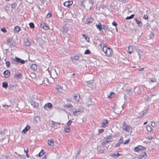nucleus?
Segmentation results:
<instances>
[{
	"label": "nucleus",
	"instance_id": "nucleus-15",
	"mask_svg": "<svg viewBox=\"0 0 159 159\" xmlns=\"http://www.w3.org/2000/svg\"><path fill=\"white\" fill-rule=\"evenodd\" d=\"M31 105L33 106V107L34 108H37L39 106L38 103L35 102L34 101H31L30 102Z\"/></svg>",
	"mask_w": 159,
	"mask_h": 159
},
{
	"label": "nucleus",
	"instance_id": "nucleus-53",
	"mask_svg": "<svg viewBox=\"0 0 159 159\" xmlns=\"http://www.w3.org/2000/svg\"><path fill=\"white\" fill-rule=\"evenodd\" d=\"M52 16V15L51 13H48L47 16H46V17L47 18H49V17H50Z\"/></svg>",
	"mask_w": 159,
	"mask_h": 159
},
{
	"label": "nucleus",
	"instance_id": "nucleus-36",
	"mask_svg": "<svg viewBox=\"0 0 159 159\" xmlns=\"http://www.w3.org/2000/svg\"><path fill=\"white\" fill-rule=\"evenodd\" d=\"M146 129L148 131L150 132L152 131V128L150 126H147Z\"/></svg>",
	"mask_w": 159,
	"mask_h": 159
},
{
	"label": "nucleus",
	"instance_id": "nucleus-35",
	"mask_svg": "<svg viewBox=\"0 0 159 159\" xmlns=\"http://www.w3.org/2000/svg\"><path fill=\"white\" fill-rule=\"evenodd\" d=\"M114 93L113 92L111 93L109 95L108 94V97L109 98H112L114 97Z\"/></svg>",
	"mask_w": 159,
	"mask_h": 159
},
{
	"label": "nucleus",
	"instance_id": "nucleus-12",
	"mask_svg": "<svg viewBox=\"0 0 159 159\" xmlns=\"http://www.w3.org/2000/svg\"><path fill=\"white\" fill-rule=\"evenodd\" d=\"M147 157V155L145 152H143L140 155L139 159H145Z\"/></svg>",
	"mask_w": 159,
	"mask_h": 159
},
{
	"label": "nucleus",
	"instance_id": "nucleus-9",
	"mask_svg": "<svg viewBox=\"0 0 159 159\" xmlns=\"http://www.w3.org/2000/svg\"><path fill=\"white\" fill-rule=\"evenodd\" d=\"M71 59L73 62L75 63L79 60V57L78 56H75L71 57Z\"/></svg>",
	"mask_w": 159,
	"mask_h": 159
},
{
	"label": "nucleus",
	"instance_id": "nucleus-38",
	"mask_svg": "<svg viewBox=\"0 0 159 159\" xmlns=\"http://www.w3.org/2000/svg\"><path fill=\"white\" fill-rule=\"evenodd\" d=\"M36 75V74L34 73H31L30 75V76L33 78H35Z\"/></svg>",
	"mask_w": 159,
	"mask_h": 159
},
{
	"label": "nucleus",
	"instance_id": "nucleus-14",
	"mask_svg": "<svg viewBox=\"0 0 159 159\" xmlns=\"http://www.w3.org/2000/svg\"><path fill=\"white\" fill-rule=\"evenodd\" d=\"M134 51V49L133 46H130L128 47V50L127 52L129 54H132Z\"/></svg>",
	"mask_w": 159,
	"mask_h": 159
},
{
	"label": "nucleus",
	"instance_id": "nucleus-32",
	"mask_svg": "<svg viewBox=\"0 0 159 159\" xmlns=\"http://www.w3.org/2000/svg\"><path fill=\"white\" fill-rule=\"evenodd\" d=\"M8 84L7 82H3L2 83V86L5 89L7 88Z\"/></svg>",
	"mask_w": 159,
	"mask_h": 159
},
{
	"label": "nucleus",
	"instance_id": "nucleus-4",
	"mask_svg": "<svg viewBox=\"0 0 159 159\" xmlns=\"http://www.w3.org/2000/svg\"><path fill=\"white\" fill-rule=\"evenodd\" d=\"M94 2L91 0H89L87 2L86 4V7L87 9L90 10L92 8V7L94 4Z\"/></svg>",
	"mask_w": 159,
	"mask_h": 159
},
{
	"label": "nucleus",
	"instance_id": "nucleus-34",
	"mask_svg": "<svg viewBox=\"0 0 159 159\" xmlns=\"http://www.w3.org/2000/svg\"><path fill=\"white\" fill-rule=\"evenodd\" d=\"M70 129V127L69 126H66L64 130L65 132L68 133L69 131V130Z\"/></svg>",
	"mask_w": 159,
	"mask_h": 159
},
{
	"label": "nucleus",
	"instance_id": "nucleus-17",
	"mask_svg": "<svg viewBox=\"0 0 159 159\" xmlns=\"http://www.w3.org/2000/svg\"><path fill=\"white\" fill-rule=\"evenodd\" d=\"M40 26L41 28L46 30H48V26L45 23L41 24Z\"/></svg>",
	"mask_w": 159,
	"mask_h": 159
},
{
	"label": "nucleus",
	"instance_id": "nucleus-3",
	"mask_svg": "<svg viewBox=\"0 0 159 159\" xmlns=\"http://www.w3.org/2000/svg\"><path fill=\"white\" fill-rule=\"evenodd\" d=\"M122 128L123 129L127 132V135L131 134L132 132V128L130 125H126L125 122H124Z\"/></svg>",
	"mask_w": 159,
	"mask_h": 159
},
{
	"label": "nucleus",
	"instance_id": "nucleus-22",
	"mask_svg": "<svg viewBox=\"0 0 159 159\" xmlns=\"http://www.w3.org/2000/svg\"><path fill=\"white\" fill-rule=\"evenodd\" d=\"M48 144L49 146H53L54 145V141L52 140H48Z\"/></svg>",
	"mask_w": 159,
	"mask_h": 159
},
{
	"label": "nucleus",
	"instance_id": "nucleus-2",
	"mask_svg": "<svg viewBox=\"0 0 159 159\" xmlns=\"http://www.w3.org/2000/svg\"><path fill=\"white\" fill-rule=\"evenodd\" d=\"M65 107L68 108L70 111H72L73 115L74 116H78L80 115L82 113V111L80 109H76L74 108L72 109L73 106L70 104L69 105H65Z\"/></svg>",
	"mask_w": 159,
	"mask_h": 159
},
{
	"label": "nucleus",
	"instance_id": "nucleus-54",
	"mask_svg": "<svg viewBox=\"0 0 159 159\" xmlns=\"http://www.w3.org/2000/svg\"><path fill=\"white\" fill-rule=\"evenodd\" d=\"M85 39L88 42L89 40V38H88L87 37V36H85Z\"/></svg>",
	"mask_w": 159,
	"mask_h": 159
},
{
	"label": "nucleus",
	"instance_id": "nucleus-40",
	"mask_svg": "<svg viewBox=\"0 0 159 159\" xmlns=\"http://www.w3.org/2000/svg\"><path fill=\"white\" fill-rule=\"evenodd\" d=\"M119 154L118 153H117L116 154H113L111 155V156H112V157H114V158H116L117 157H118L119 156Z\"/></svg>",
	"mask_w": 159,
	"mask_h": 159
},
{
	"label": "nucleus",
	"instance_id": "nucleus-7",
	"mask_svg": "<svg viewBox=\"0 0 159 159\" xmlns=\"http://www.w3.org/2000/svg\"><path fill=\"white\" fill-rule=\"evenodd\" d=\"M123 105H122V107H121L119 108L118 107H113L114 109V111L116 114H119V113L121 111V110L123 108Z\"/></svg>",
	"mask_w": 159,
	"mask_h": 159
},
{
	"label": "nucleus",
	"instance_id": "nucleus-10",
	"mask_svg": "<svg viewBox=\"0 0 159 159\" xmlns=\"http://www.w3.org/2000/svg\"><path fill=\"white\" fill-rule=\"evenodd\" d=\"M52 107V104L50 103H48L46 104L44 106V108L47 110L51 109Z\"/></svg>",
	"mask_w": 159,
	"mask_h": 159
},
{
	"label": "nucleus",
	"instance_id": "nucleus-1",
	"mask_svg": "<svg viewBox=\"0 0 159 159\" xmlns=\"http://www.w3.org/2000/svg\"><path fill=\"white\" fill-rule=\"evenodd\" d=\"M99 46L102 48V50L106 55L108 57L111 56L112 53V51L110 48H108L107 45L103 43L100 44Z\"/></svg>",
	"mask_w": 159,
	"mask_h": 159
},
{
	"label": "nucleus",
	"instance_id": "nucleus-59",
	"mask_svg": "<svg viewBox=\"0 0 159 159\" xmlns=\"http://www.w3.org/2000/svg\"><path fill=\"white\" fill-rule=\"evenodd\" d=\"M144 68H141L138 69L139 71H142L144 70Z\"/></svg>",
	"mask_w": 159,
	"mask_h": 159
},
{
	"label": "nucleus",
	"instance_id": "nucleus-63",
	"mask_svg": "<svg viewBox=\"0 0 159 159\" xmlns=\"http://www.w3.org/2000/svg\"><path fill=\"white\" fill-rule=\"evenodd\" d=\"M151 126L152 127H154L155 126V123L154 122H152L151 123Z\"/></svg>",
	"mask_w": 159,
	"mask_h": 159
},
{
	"label": "nucleus",
	"instance_id": "nucleus-58",
	"mask_svg": "<svg viewBox=\"0 0 159 159\" xmlns=\"http://www.w3.org/2000/svg\"><path fill=\"white\" fill-rule=\"evenodd\" d=\"M16 6L14 4H13L11 6V7L13 8H15Z\"/></svg>",
	"mask_w": 159,
	"mask_h": 159
},
{
	"label": "nucleus",
	"instance_id": "nucleus-23",
	"mask_svg": "<svg viewBox=\"0 0 159 159\" xmlns=\"http://www.w3.org/2000/svg\"><path fill=\"white\" fill-rule=\"evenodd\" d=\"M86 24H89L90 23H91L93 21V19L92 18H88L86 19Z\"/></svg>",
	"mask_w": 159,
	"mask_h": 159
},
{
	"label": "nucleus",
	"instance_id": "nucleus-56",
	"mask_svg": "<svg viewBox=\"0 0 159 159\" xmlns=\"http://www.w3.org/2000/svg\"><path fill=\"white\" fill-rule=\"evenodd\" d=\"M112 25H113L115 26H116V25H117V24H116V22H114H114H112Z\"/></svg>",
	"mask_w": 159,
	"mask_h": 159
},
{
	"label": "nucleus",
	"instance_id": "nucleus-13",
	"mask_svg": "<svg viewBox=\"0 0 159 159\" xmlns=\"http://www.w3.org/2000/svg\"><path fill=\"white\" fill-rule=\"evenodd\" d=\"M123 138L122 136H121L118 141L117 143L115 144V146L116 147H118L120 145L123 143Z\"/></svg>",
	"mask_w": 159,
	"mask_h": 159
},
{
	"label": "nucleus",
	"instance_id": "nucleus-61",
	"mask_svg": "<svg viewBox=\"0 0 159 159\" xmlns=\"http://www.w3.org/2000/svg\"><path fill=\"white\" fill-rule=\"evenodd\" d=\"M111 137V136L110 135H107L106 137V138L107 139H109Z\"/></svg>",
	"mask_w": 159,
	"mask_h": 159
},
{
	"label": "nucleus",
	"instance_id": "nucleus-6",
	"mask_svg": "<svg viewBox=\"0 0 159 159\" xmlns=\"http://www.w3.org/2000/svg\"><path fill=\"white\" fill-rule=\"evenodd\" d=\"M56 89L57 94H60L63 91L62 87L60 85H57L56 87Z\"/></svg>",
	"mask_w": 159,
	"mask_h": 159
},
{
	"label": "nucleus",
	"instance_id": "nucleus-47",
	"mask_svg": "<svg viewBox=\"0 0 159 159\" xmlns=\"http://www.w3.org/2000/svg\"><path fill=\"white\" fill-rule=\"evenodd\" d=\"M145 99L146 101H150L152 99V98L151 97H147L146 98H145Z\"/></svg>",
	"mask_w": 159,
	"mask_h": 159
},
{
	"label": "nucleus",
	"instance_id": "nucleus-64",
	"mask_svg": "<svg viewBox=\"0 0 159 159\" xmlns=\"http://www.w3.org/2000/svg\"><path fill=\"white\" fill-rule=\"evenodd\" d=\"M92 81L91 80H90V81H88L87 82V83H88V84H91V83H92Z\"/></svg>",
	"mask_w": 159,
	"mask_h": 159
},
{
	"label": "nucleus",
	"instance_id": "nucleus-52",
	"mask_svg": "<svg viewBox=\"0 0 159 159\" xmlns=\"http://www.w3.org/2000/svg\"><path fill=\"white\" fill-rule=\"evenodd\" d=\"M12 41V39L11 38H8L7 39V42L8 43L11 42Z\"/></svg>",
	"mask_w": 159,
	"mask_h": 159
},
{
	"label": "nucleus",
	"instance_id": "nucleus-57",
	"mask_svg": "<svg viewBox=\"0 0 159 159\" xmlns=\"http://www.w3.org/2000/svg\"><path fill=\"white\" fill-rule=\"evenodd\" d=\"M148 138L149 140H151V139H154V138L152 136H149V137H148Z\"/></svg>",
	"mask_w": 159,
	"mask_h": 159
},
{
	"label": "nucleus",
	"instance_id": "nucleus-48",
	"mask_svg": "<svg viewBox=\"0 0 159 159\" xmlns=\"http://www.w3.org/2000/svg\"><path fill=\"white\" fill-rule=\"evenodd\" d=\"M35 120L38 122V121H39L40 120V117L39 116H36L35 118Z\"/></svg>",
	"mask_w": 159,
	"mask_h": 159
},
{
	"label": "nucleus",
	"instance_id": "nucleus-45",
	"mask_svg": "<svg viewBox=\"0 0 159 159\" xmlns=\"http://www.w3.org/2000/svg\"><path fill=\"white\" fill-rule=\"evenodd\" d=\"M72 121L71 120H69L68 122L66 123V124L67 125L66 126H69L70 125L71 123H72Z\"/></svg>",
	"mask_w": 159,
	"mask_h": 159
},
{
	"label": "nucleus",
	"instance_id": "nucleus-55",
	"mask_svg": "<svg viewBox=\"0 0 159 159\" xmlns=\"http://www.w3.org/2000/svg\"><path fill=\"white\" fill-rule=\"evenodd\" d=\"M143 18L145 19H147L148 18V16L147 15H144L143 16Z\"/></svg>",
	"mask_w": 159,
	"mask_h": 159
},
{
	"label": "nucleus",
	"instance_id": "nucleus-31",
	"mask_svg": "<svg viewBox=\"0 0 159 159\" xmlns=\"http://www.w3.org/2000/svg\"><path fill=\"white\" fill-rule=\"evenodd\" d=\"M74 99L76 101H79L80 99V97L78 94H77L74 96Z\"/></svg>",
	"mask_w": 159,
	"mask_h": 159
},
{
	"label": "nucleus",
	"instance_id": "nucleus-27",
	"mask_svg": "<svg viewBox=\"0 0 159 159\" xmlns=\"http://www.w3.org/2000/svg\"><path fill=\"white\" fill-rule=\"evenodd\" d=\"M135 20L136 22L137 23L138 25L140 27H141L142 25V22L141 21L138 20L136 18H135Z\"/></svg>",
	"mask_w": 159,
	"mask_h": 159
},
{
	"label": "nucleus",
	"instance_id": "nucleus-19",
	"mask_svg": "<svg viewBox=\"0 0 159 159\" xmlns=\"http://www.w3.org/2000/svg\"><path fill=\"white\" fill-rule=\"evenodd\" d=\"M108 121L107 120H104L102 122L101 125L103 127H105L106 126V125L108 123Z\"/></svg>",
	"mask_w": 159,
	"mask_h": 159
},
{
	"label": "nucleus",
	"instance_id": "nucleus-46",
	"mask_svg": "<svg viewBox=\"0 0 159 159\" xmlns=\"http://www.w3.org/2000/svg\"><path fill=\"white\" fill-rule=\"evenodd\" d=\"M6 66L7 67H9L10 66V61H7L6 62Z\"/></svg>",
	"mask_w": 159,
	"mask_h": 159
},
{
	"label": "nucleus",
	"instance_id": "nucleus-21",
	"mask_svg": "<svg viewBox=\"0 0 159 159\" xmlns=\"http://www.w3.org/2000/svg\"><path fill=\"white\" fill-rule=\"evenodd\" d=\"M20 30V27L18 26H15L14 28V31L15 33H18Z\"/></svg>",
	"mask_w": 159,
	"mask_h": 159
},
{
	"label": "nucleus",
	"instance_id": "nucleus-62",
	"mask_svg": "<svg viewBox=\"0 0 159 159\" xmlns=\"http://www.w3.org/2000/svg\"><path fill=\"white\" fill-rule=\"evenodd\" d=\"M0 133L2 135H5V133L4 132H1Z\"/></svg>",
	"mask_w": 159,
	"mask_h": 159
},
{
	"label": "nucleus",
	"instance_id": "nucleus-41",
	"mask_svg": "<svg viewBox=\"0 0 159 159\" xmlns=\"http://www.w3.org/2000/svg\"><path fill=\"white\" fill-rule=\"evenodd\" d=\"M103 28L105 30H108L109 29L108 27L105 25H103Z\"/></svg>",
	"mask_w": 159,
	"mask_h": 159
},
{
	"label": "nucleus",
	"instance_id": "nucleus-11",
	"mask_svg": "<svg viewBox=\"0 0 159 159\" xmlns=\"http://www.w3.org/2000/svg\"><path fill=\"white\" fill-rule=\"evenodd\" d=\"M14 61L19 63H20L21 64H24L25 63V61L24 60H21V59L17 57H16L15 58L14 60Z\"/></svg>",
	"mask_w": 159,
	"mask_h": 159
},
{
	"label": "nucleus",
	"instance_id": "nucleus-39",
	"mask_svg": "<svg viewBox=\"0 0 159 159\" xmlns=\"http://www.w3.org/2000/svg\"><path fill=\"white\" fill-rule=\"evenodd\" d=\"M134 14H132L130 16H128L127 17H126V19L128 20L132 19L134 17Z\"/></svg>",
	"mask_w": 159,
	"mask_h": 159
},
{
	"label": "nucleus",
	"instance_id": "nucleus-49",
	"mask_svg": "<svg viewBox=\"0 0 159 159\" xmlns=\"http://www.w3.org/2000/svg\"><path fill=\"white\" fill-rule=\"evenodd\" d=\"M1 30L4 33H6L7 32L6 29L4 28L1 29Z\"/></svg>",
	"mask_w": 159,
	"mask_h": 159
},
{
	"label": "nucleus",
	"instance_id": "nucleus-24",
	"mask_svg": "<svg viewBox=\"0 0 159 159\" xmlns=\"http://www.w3.org/2000/svg\"><path fill=\"white\" fill-rule=\"evenodd\" d=\"M110 141H105L103 142L102 143V145L106 148H107V146L108 145H107V144Z\"/></svg>",
	"mask_w": 159,
	"mask_h": 159
},
{
	"label": "nucleus",
	"instance_id": "nucleus-26",
	"mask_svg": "<svg viewBox=\"0 0 159 159\" xmlns=\"http://www.w3.org/2000/svg\"><path fill=\"white\" fill-rule=\"evenodd\" d=\"M157 79L155 78H150L148 80L149 83L150 84L151 83H154L157 81Z\"/></svg>",
	"mask_w": 159,
	"mask_h": 159
},
{
	"label": "nucleus",
	"instance_id": "nucleus-5",
	"mask_svg": "<svg viewBox=\"0 0 159 159\" xmlns=\"http://www.w3.org/2000/svg\"><path fill=\"white\" fill-rule=\"evenodd\" d=\"M51 77L53 79L56 78L57 77V73L55 69L52 70L50 73H49Z\"/></svg>",
	"mask_w": 159,
	"mask_h": 159
},
{
	"label": "nucleus",
	"instance_id": "nucleus-18",
	"mask_svg": "<svg viewBox=\"0 0 159 159\" xmlns=\"http://www.w3.org/2000/svg\"><path fill=\"white\" fill-rule=\"evenodd\" d=\"M3 74L4 75V77L7 78H8L10 75V73L9 70H6L4 72Z\"/></svg>",
	"mask_w": 159,
	"mask_h": 159
},
{
	"label": "nucleus",
	"instance_id": "nucleus-60",
	"mask_svg": "<svg viewBox=\"0 0 159 159\" xmlns=\"http://www.w3.org/2000/svg\"><path fill=\"white\" fill-rule=\"evenodd\" d=\"M103 131V129H100L99 130V133H101Z\"/></svg>",
	"mask_w": 159,
	"mask_h": 159
},
{
	"label": "nucleus",
	"instance_id": "nucleus-51",
	"mask_svg": "<svg viewBox=\"0 0 159 159\" xmlns=\"http://www.w3.org/2000/svg\"><path fill=\"white\" fill-rule=\"evenodd\" d=\"M2 106L5 108L7 109V108L8 107H9L11 106V105H2Z\"/></svg>",
	"mask_w": 159,
	"mask_h": 159
},
{
	"label": "nucleus",
	"instance_id": "nucleus-42",
	"mask_svg": "<svg viewBox=\"0 0 159 159\" xmlns=\"http://www.w3.org/2000/svg\"><path fill=\"white\" fill-rule=\"evenodd\" d=\"M29 25L30 27L31 28H34V25L33 23H29Z\"/></svg>",
	"mask_w": 159,
	"mask_h": 159
},
{
	"label": "nucleus",
	"instance_id": "nucleus-50",
	"mask_svg": "<svg viewBox=\"0 0 159 159\" xmlns=\"http://www.w3.org/2000/svg\"><path fill=\"white\" fill-rule=\"evenodd\" d=\"M129 139H128L127 140H126L125 141H124V142H123V143L124 144H125L128 143L129 142Z\"/></svg>",
	"mask_w": 159,
	"mask_h": 159
},
{
	"label": "nucleus",
	"instance_id": "nucleus-20",
	"mask_svg": "<svg viewBox=\"0 0 159 159\" xmlns=\"http://www.w3.org/2000/svg\"><path fill=\"white\" fill-rule=\"evenodd\" d=\"M30 128V125H27L22 131V133H23L24 134H25Z\"/></svg>",
	"mask_w": 159,
	"mask_h": 159
},
{
	"label": "nucleus",
	"instance_id": "nucleus-25",
	"mask_svg": "<svg viewBox=\"0 0 159 159\" xmlns=\"http://www.w3.org/2000/svg\"><path fill=\"white\" fill-rule=\"evenodd\" d=\"M30 68L34 70H36L37 68V65L35 64H32L30 66Z\"/></svg>",
	"mask_w": 159,
	"mask_h": 159
},
{
	"label": "nucleus",
	"instance_id": "nucleus-30",
	"mask_svg": "<svg viewBox=\"0 0 159 159\" xmlns=\"http://www.w3.org/2000/svg\"><path fill=\"white\" fill-rule=\"evenodd\" d=\"M24 44L25 45L28 46L30 45V43L28 39H26L24 41Z\"/></svg>",
	"mask_w": 159,
	"mask_h": 159
},
{
	"label": "nucleus",
	"instance_id": "nucleus-43",
	"mask_svg": "<svg viewBox=\"0 0 159 159\" xmlns=\"http://www.w3.org/2000/svg\"><path fill=\"white\" fill-rule=\"evenodd\" d=\"M43 154H44V152H43V150H42V151L41 152H40L39 154V157H41L43 155Z\"/></svg>",
	"mask_w": 159,
	"mask_h": 159
},
{
	"label": "nucleus",
	"instance_id": "nucleus-33",
	"mask_svg": "<svg viewBox=\"0 0 159 159\" xmlns=\"http://www.w3.org/2000/svg\"><path fill=\"white\" fill-rule=\"evenodd\" d=\"M154 34L153 33H151L148 35V38L149 39H152L154 37Z\"/></svg>",
	"mask_w": 159,
	"mask_h": 159
},
{
	"label": "nucleus",
	"instance_id": "nucleus-29",
	"mask_svg": "<svg viewBox=\"0 0 159 159\" xmlns=\"http://www.w3.org/2000/svg\"><path fill=\"white\" fill-rule=\"evenodd\" d=\"M136 51L137 52V53H138V54L139 56V58L140 59V58L141 57V55L143 53V52L142 51H141L139 49H136Z\"/></svg>",
	"mask_w": 159,
	"mask_h": 159
},
{
	"label": "nucleus",
	"instance_id": "nucleus-44",
	"mask_svg": "<svg viewBox=\"0 0 159 159\" xmlns=\"http://www.w3.org/2000/svg\"><path fill=\"white\" fill-rule=\"evenodd\" d=\"M90 53V51L89 49H86L84 52L85 54H89Z\"/></svg>",
	"mask_w": 159,
	"mask_h": 159
},
{
	"label": "nucleus",
	"instance_id": "nucleus-16",
	"mask_svg": "<svg viewBox=\"0 0 159 159\" xmlns=\"http://www.w3.org/2000/svg\"><path fill=\"white\" fill-rule=\"evenodd\" d=\"M72 1L66 2L64 3V5L67 7H69L72 4Z\"/></svg>",
	"mask_w": 159,
	"mask_h": 159
},
{
	"label": "nucleus",
	"instance_id": "nucleus-8",
	"mask_svg": "<svg viewBox=\"0 0 159 159\" xmlns=\"http://www.w3.org/2000/svg\"><path fill=\"white\" fill-rule=\"evenodd\" d=\"M146 149V148L142 146L139 145L137 147H135L134 148V150L136 152H138L140 151H142V150H144Z\"/></svg>",
	"mask_w": 159,
	"mask_h": 159
},
{
	"label": "nucleus",
	"instance_id": "nucleus-28",
	"mask_svg": "<svg viewBox=\"0 0 159 159\" xmlns=\"http://www.w3.org/2000/svg\"><path fill=\"white\" fill-rule=\"evenodd\" d=\"M96 26L97 28L101 32L102 30V24L100 23H99L98 25H96Z\"/></svg>",
	"mask_w": 159,
	"mask_h": 159
},
{
	"label": "nucleus",
	"instance_id": "nucleus-37",
	"mask_svg": "<svg viewBox=\"0 0 159 159\" xmlns=\"http://www.w3.org/2000/svg\"><path fill=\"white\" fill-rule=\"evenodd\" d=\"M21 75V74L20 73L16 74L15 75V77H16L17 79L20 78V76Z\"/></svg>",
	"mask_w": 159,
	"mask_h": 159
}]
</instances>
